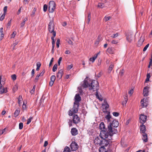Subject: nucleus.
I'll return each mask as SVG.
<instances>
[{
    "label": "nucleus",
    "instance_id": "nucleus-1",
    "mask_svg": "<svg viewBox=\"0 0 152 152\" xmlns=\"http://www.w3.org/2000/svg\"><path fill=\"white\" fill-rule=\"evenodd\" d=\"M105 118L107 122L108 132L113 135L117 133V130L112 127H117L118 126L119 124L118 121L112 118L109 113L106 115Z\"/></svg>",
    "mask_w": 152,
    "mask_h": 152
},
{
    "label": "nucleus",
    "instance_id": "nucleus-2",
    "mask_svg": "<svg viewBox=\"0 0 152 152\" xmlns=\"http://www.w3.org/2000/svg\"><path fill=\"white\" fill-rule=\"evenodd\" d=\"M113 134L111 133H108L105 131H102L100 133L99 136L102 139L100 142V145L101 148H104V146L106 147L108 145L112 142V137Z\"/></svg>",
    "mask_w": 152,
    "mask_h": 152
},
{
    "label": "nucleus",
    "instance_id": "nucleus-3",
    "mask_svg": "<svg viewBox=\"0 0 152 152\" xmlns=\"http://www.w3.org/2000/svg\"><path fill=\"white\" fill-rule=\"evenodd\" d=\"M89 89L93 90V91H96V97L101 101L102 100V98H100L98 94L97 91L99 89L98 83L97 81L94 80L92 81L90 84H89Z\"/></svg>",
    "mask_w": 152,
    "mask_h": 152
},
{
    "label": "nucleus",
    "instance_id": "nucleus-4",
    "mask_svg": "<svg viewBox=\"0 0 152 152\" xmlns=\"http://www.w3.org/2000/svg\"><path fill=\"white\" fill-rule=\"evenodd\" d=\"M88 77H86L83 82L81 83V86L78 87V88L80 90V92L82 91V88H86L89 87V84H90V80H88Z\"/></svg>",
    "mask_w": 152,
    "mask_h": 152
},
{
    "label": "nucleus",
    "instance_id": "nucleus-5",
    "mask_svg": "<svg viewBox=\"0 0 152 152\" xmlns=\"http://www.w3.org/2000/svg\"><path fill=\"white\" fill-rule=\"evenodd\" d=\"M55 25L54 22L53 20L50 21L48 24V30L49 32L52 33V35L54 36H56V32L54 31Z\"/></svg>",
    "mask_w": 152,
    "mask_h": 152
},
{
    "label": "nucleus",
    "instance_id": "nucleus-6",
    "mask_svg": "<svg viewBox=\"0 0 152 152\" xmlns=\"http://www.w3.org/2000/svg\"><path fill=\"white\" fill-rule=\"evenodd\" d=\"M76 105L77 106L75 105V102H74L73 108L69 111V116L72 115L73 113H76L78 111V107L79 106V103H77Z\"/></svg>",
    "mask_w": 152,
    "mask_h": 152
},
{
    "label": "nucleus",
    "instance_id": "nucleus-7",
    "mask_svg": "<svg viewBox=\"0 0 152 152\" xmlns=\"http://www.w3.org/2000/svg\"><path fill=\"white\" fill-rule=\"evenodd\" d=\"M56 8V4L53 1H50L49 3L48 10L50 12L53 13Z\"/></svg>",
    "mask_w": 152,
    "mask_h": 152
},
{
    "label": "nucleus",
    "instance_id": "nucleus-8",
    "mask_svg": "<svg viewBox=\"0 0 152 152\" xmlns=\"http://www.w3.org/2000/svg\"><path fill=\"white\" fill-rule=\"evenodd\" d=\"M70 148L72 151L76 150L78 148V145L75 142H72L70 145Z\"/></svg>",
    "mask_w": 152,
    "mask_h": 152
},
{
    "label": "nucleus",
    "instance_id": "nucleus-9",
    "mask_svg": "<svg viewBox=\"0 0 152 152\" xmlns=\"http://www.w3.org/2000/svg\"><path fill=\"white\" fill-rule=\"evenodd\" d=\"M147 116L143 114H141L140 116L139 120L140 122L142 124H144L146 122Z\"/></svg>",
    "mask_w": 152,
    "mask_h": 152
},
{
    "label": "nucleus",
    "instance_id": "nucleus-10",
    "mask_svg": "<svg viewBox=\"0 0 152 152\" xmlns=\"http://www.w3.org/2000/svg\"><path fill=\"white\" fill-rule=\"evenodd\" d=\"M72 121L73 123L75 124H77L80 121L79 117L76 114H75L73 116Z\"/></svg>",
    "mask_w": 152,
    "mask_h": 152
},
{
    "label": "nucleus",
    "instance_id": "nucleus-11",
    "mask_svg": "<svg viewBox=\"0 0 152 152\" xmlns=\"http://www.w3.org/2000/svg\"><path fill=\"white\" fill-rule=\"evenodd\" d=\"M99 128L101 131L100 132L102 131H105V132H107L108 133H109L108 131L107 127L105 128V125L104 123L101 122L99 125Z\"/></svg>",
    "mask_w": 152,
    "mask_h": 152
},
{
    "label": "nucleus",
    "instance_id": "nucleus-12",
    "mask_svg": "<svg viewBox=\"0 0 152 152\" xmlns=\"http://www.w3.org/2000/svg\"><path fill=\"white\" fill-rule=\"evenodd\" d=\"M63 74V71L62 70V69H60L57 73V77L59 79H61L62 78Z\"/></svg>",
    "mask_w": 152,
    "mask_h": 152
},
{
    "label": "nucleus",
    "instance_id": "nucleus-13",
    "mask_svg": "<svg viewBox=\"0 0 152 152\" xmlns=\"http://www.w3.org/2000/svg\"><path fill=\"white\" fill-rule=\"evenodd\" d=\"M149 87L148 86L145 87L143 90V94L144 96H147L148 95V90Z\"/></svg>",
    "mask_w": 152,
    "mask_h": 152
},
{
    "label": "nucleus",
    "instance_id": "nucleus-14",
    "mask_svg": "<svg viewBox=\"0 0 152 152\" xmlns=\"http://www.w3.org/2000/svg\"><path fill=\"white\" fill-rule=\"evenodd\" d=\"M71 133L72 136H75L78 134V131L75 128H73L71 129Z\"/></svg>",
    "mask_w": 152,
    "mask_h": 152
},
{
    "label": "nucleus",
    "instance_id": "nucleus-15",
    "mask_svg": "<svg viewBox=\"0 0 152 152\" xmlns=\"http://www.w3.org/2000/svg\"><path fill=\"white\" fill-rule=\"evenodd\" d=\"M75 102L77 103H79V102L81 100V97L79 94H76L75 97Z\"/></svg>",
    "mask_w": 152,
    "mask_h": 152
},
{
    "label": "nucleus",
    "instance_id": "nucleus-16",
    "mask_svg": "<svg viewBox=\"0 0 152 152\" xmlns=\"http://www.w3.org/2000/svg\"><path fill=\"white\" fill-rule=\"evenodd\" d=\"M140 130L141 132L145 134V131H146V128L145 126L143 124H142L140 125Z\"/></svg>",
    "mask_w": 152,
    "mask_h": 152
},
{
    "label": "nucleus",
    "instance_id": "nucleus-17",
    "mask_svg": "<svg viewBox=\"0 0 152 152\" xmlns=\"http://www.w3.org/2000/svg\"><path fill=\"white\" fill-rule=\"evenodd\" d=\"M133 39V35L132 34L128 35L126 37V40L129 42H131Z\"/></svg>",
    "mask_w": 152,
    "mask_h": 152
},
{
    "label": "nucleus",
    "instance_id": "nucleus-18",
    "mask_svg": "<svg viewBox=\"0 0 152 152\" xmlns=\"http://www.w3.org/2000/svg\"><path fill=\"white\" fill-rule=\"evenodd\" d=\"M144 40V38L142 37H141L140 40L138 42V46H141Z\"/></svg>",
    "mask_w": 152,
    "mask_h": 152
},
{
    "label": "nucleus",
    "instance_id": "nucleus-19",
    "mask_svg": "<svg viewBox=\"0 0 152 152\" xmlns=\"http://www.w3.org/2000/svg\"><path fill=\"white\" fill-rule=\"evenodd\" d=\"M7 92V90L6 89H5L2 86H1L0 87V94L6 93Z\"/></svg>",
    "mask_w": 152,
    "mask_h": 152
},
{
    "label": "nucleus",
    "instance_id": "nucleus-20",
    "mask_svg": "<svg viewBox=\"0 0 152 152\" xmlns=\"http://www.w3.org/2000/svg\"><path fill=\"white\" fill-rule=\"evenodd\" d=\"M102 37L101 35H99L96 39V42H95V45H98L99 43V41L101 40Z\"/></svg>",
    "mask_w": 152,
    "mask_h": 152
},
{
    "label": "nucleus",
    "instance_id": "nucleus-21",
    "mask_svg": "<svg viewBox=\"0 0 152 152\" xmlns=\"http://www.w3.org/2000/svg\"><path fill=\"white\" fill-rule=\"evenodd\" d=\"M107 51L110 54H113L114 53V48L112 47H109L107 48Z\"/></svg>",
    "mask_w": 152,
    "mask_h": 152
},
{
    "label": "nucleus",
    "instance_id": "nucleus-22",
    "mask_svg": "<svg viewBox=\"0 0 152 152\" xmlns=\"http://www.w3.org/2000/svg\"><path fill=\"white\" fill-rule=\"evenodd\" d=\"M143 137L142 138V140L143 141L145 142H146L148 141V137L147 135L146 134H142Z\"/></svg>",
    "mask_w": 152,
    "mask_h": 152
},
{
    "label": "nucleus",
    "instance_id": "nucleus-23",
    "mask_svg": "<svg viewBox=\"0 0 152 152\" xmlns=\"http://www.w3.org/2000/svg\"><path fill=\"white\" fill-rule=\"evenodd\" d=\"M101 141V140L99 139V138L97 137L95 138L94 140V142L96 144H99L100 145V142Z\"/></svg>",
    "mask_w": 152,
    "mask_h": 152
},
{
    "label": "nucleus",
    "instance_id": "nucleus-24",
    "mask_svg": "<svg viewBox=\"0 0 152 152\" xmlns=\"http://www.w3.org/2000/svg\"><path fill=\"white\" fill-rule=\"evenodd\" d=\"M97 54H95L94 56H93V57L91 58H89V61H91L92 63H93L94 61L96 59V58H97Z\"/></svg>",
    "mask_w": 152,
    "mask_h": 152
},
{
    "label": "nucleus",
    "instance_id": "nucleus-25",
    "mask_svg": "<svg viewBox=\"0 0 152 152\" xmlns=\"http://www.w3.org/2000/svg\"><path fill=\"white\" fill-rule=\"evenodd\" d=\"M144 99H142L141 101V105L142 107H146L147 105V103L144 102Z\"/></svg>",
    "mask_w": 152,
    "mask_h": 152
},
{
    "label": "nucleus",
    "instance_id": "nucleus-26",
    "mask_svg": "<svg viewBox=\"0 0 152 152\" xmlns=\"http://www.w3.org/2000/svg\"><path fill=\"white\" fill-rule=\"evenodd\" d=\"M114 65L113 64H111L110 65V66H109V68H108V72L109 73L111 72L113 68L114 67Z\"/></svg>",
    "mask_w": 152,
    "mask_h": 152
},
{
    "label": "nucleus",
    "instance_id": "nucleus-27",
    "mask_svg": "<svg viewBox=\"0 0 152 152\" xmlns=\"http://www.w3.org/2000/svg\"><path fill=\"white\" fill-rule=\"evenodd\" d=\"M63 152H71V151L69 148L66 146L64 149Z\"/></svg>",
    "mask_w": 152,
    "mask_h": 152
},
{
    "label": "nucleus",
    "instance_id": "nucleus-28",
    "mask_svg": "<svg viewBox=\"0 0 152 152\" xmlns=\"http://www.w3.org/2000/svg\"><path fill=\"white\" fill-rule=\"evenodd\" d=\"M20 112V110H18L17 109L16 110L14 113V114L15 117H16L18 116Z\"/></svg>",
    "mask_w": 152,
    "mask_h": 152
},
{
    "label": "nucleus",
    "instance_id": "nucleus-29",
    "mask_svg": "<svg viewBox=\"0 0 152 152\" xmlns=\"http://www.w3.org/2000/svg\"><path fill=\"white\" fill-rule=\"evenodd\" d=\"M98 7L100 8H103L104 7V6L103 3H99L98 4Z\"/></svg>",
    "mask_w": 152,
    "mask_h": 152
},
{
    "label": "nucleus",
    "instance_id": "nucleus-30",
    "mask_svg": "<svg viewBox=\"0 0 152 152\" xmlns=\"http://www.w3.org/2000/svg\"><path fill=\"white\" fill-rule=\"evenodd\" d=\"M36 88V85H34L33 86L32 89L30 91V92L31 94H34V91H35Z\"/></svg>",
    "mask_w": 152,
    "mask_h": 152
},
{
    "label": "nucleus",
    "instance_id": "nucleus-31",
    "mask_svg": "<svg viewBox=\"0 0 152 152\" xmlns=\"http://www.w3.org/2000/svg\"><path fill=\"white\" fill-rule=\"evenodd\" d=\"M56 79V77L55 75H52L50 78V80L53 82H54Z\"/></svg>",
    "mask_w": 152,
    "mask_h": 152
},
{
    "label": "nucleus",
    "instance_id": "nucleus-32",
    "mask_svg": "<svg viewBox=\"0 0 152 152\" xmlns=\"http://www.w3.org/2000/svg\"><path fill=\"white\" fill-rule=\"evenodd\" d=\"M56 36H54V35H53V37H51V39H52V46H54V45L55 44V41L54 40V38Z\"/></svg>",
    "mask_w": 152,
    "mask_h": 152
},
{
    "label": "nucleus",
    "instance_id": "nucleus-33",
    "mask_svg": "<svg viewBox=\"0 0 152 152\" xmlns=\"http://www.w3.org/2000/svg\"><path fill=\"white\" fill-rule=\"evenodd\" d=\"M57 64H55L53 67V72H55L57 69Z\"/></svg>",
    "mask_w": 152,
    "mask_h": 152
},
{
    "label": "nucleus",
    "instance_id": "nucleus-34",
    "mask_svg": "<svg viewBox=\"0 0 152 152\" xmlns=\"http://www.w3.org/2000/svg\"><path fill=\"white\" fill-rule=\"evenodd\" d=\"M48 5L46 4H45L43 6V10L44 12H45L47 11L48 8Z\"/></svg>",
    "mask_w": 152,
    "mask_h": 152
},
{
    "label": "nucleus",
    "instance_id": "nucleus-35",
    "mask_svg": "<svg viewBox=\"0 0 152 152\" xmlns=\"http://www.w3.org/2000/svg\"><path fill=\"white\" fill-rule=\"evenodd\" d=\"M91 20V13H88V23Z\"/></svg>",
    "mask_w": 152,
    "mask_h": 152
},
{
    "label": "nucleus",
    "instance_id": "nucleus-36",
    "mask_svg": "<svg viewBox=\"0 0 152 152\" xmlns=\"http://www.w3.org/2000/svg\"><path fill=\"white\" fill-rule=\"evenodd\" d=\"M124 72V69H122L121 71H120L119 74L120 76H122Z\"/></svg>",
    "mask_w": 152,
    "mask_h": 152
},
{
    "label": "nucleus",
    "instance_id": "nucleus-37",
    "mask_svg": "<svg viewBox=\"0 0 152 152\" xmlns=\"http://www.w3.org/2000/svg\"><path fill=\"white\" fill-rule=\"evenodd\" d=\"M19 129H21L23 128V123L22 122L20 123L19 124Z\"/></svg>",
    "mask_w": 152,
    "mask_h": 152
},
{
    "label": "nucleus",
    "instance_id": "nucleus-38",
    "mask_svg": "<svg viewBox=\"0 0 152 152\" xmlns=\"http://www.w3.org/2000/svg\"><path fill=\"white\" fill-rule=\"evenodd\" d=\"M32 117L29 118L27 120V124H29L31 122V120L33 119Z\"/></svg>",
    "mask_w": 152,
    "mask_h": 152
},
{
    "label": "nucleus",
    "instance_id": "nucleus-39",
    "mask_svg": "<svg viewBox=\"0 0 152 152\" xmlns=\"http://www.w3.org/2000/svg\"><path fill=\"white\" fill-rule=\"evenodd\" d=\"M149 45V44H147L144 48L143 51L144 52L147 49V48H148Z\"/></svg>",
    "mask_w": 152,
    "mask_h": 152
},
{
    "label": "nucleus",
    "instance_id": "nucleus-40",
    "mask_svg": "<svg viewBox=\"0 0 152 152\" xmlns=\"http://www.w3.org/2000/svg\"><path fill=\"white\" fill-rule=\"evenodd\" d=\"M18 42V41L17 40H15V42L13 44V45H14V47L13 48V49L14 50L15 49V47L17 45Z\"/></svg>",
    "mask_w": 152,
    "mask_h": 152
},
{
    "label": "nucleus",
    "instance_id": "nucleus-41",
    "mask_svg": "<svg viewBox=\"0 0 152 152\" xmlns=\"http://www.w3.org/2000/svg\"><path fill=\"white\" fill-rule=\"evenodd\" d=\"M11 77L13 80H15L16 79V75L15 74L12 75H11Z\"/></svg>",
    "mask_w": 152,
    "mask_h": 152
},
{
    "label": "nucleus",
    "instance_id": "nucleus-42",
    "mask_svg": "<svg viewBox=\"0 0 152 152\" xmlns=\"http://www.w3.org/2000/svg\"><path fill=\"white\" fill-rule=\"evenodd\" d=\"M113 114L114 116H116V117H117V116H118L119 115V113H118V112H113Z\"/></svg>",
    "mask_w": 152,
    "mask_h": 152
},
{
    "label": "nucleus",
    "instance_id": "nucleus-43",
    "mask_svg": "<svg viewBox=\"0 0 152 152\" xmlns=\"http://www.w3.org/2000/svg\"><path fill=\"white\" fill-rule=\"evenodd\" d=\"M60 43V39H58L56 41V46L57 48L59 47V44Z\"/></svg>",
    "mask_w": 152,
    "mask_h": 152
},
{
    "label": "nucleus",
    "instance_id": "nucleus-44",
    "mask_svg": "<svg viewBox=\"0 0 152 152\" xmlns=\"http://www.w3.org/2000/svg\"><path fill=\"white\" fill-rule=\"evenodd\" d=\"M5 14H3L0 17V20H1V21H2L4 19V17H5Z\"/></svg>",
    "mask_w": 152,
    "mask_h": 152
},
{
    "label": "nucleus",
    "instance_id": "nucleus-45",
    "mask_svg": "<svg viewBox=\"0 0 152 152\" xmlns=\"http://www.w3.org/2000/svg\"><path fill=\"white\" fill-rule=\"evenodd\" d=\"M7 6L4 7V9H3L4 14H5V13L7 12Z\"/></svg>",
    "mask_w": 152,
    "mask_h": 152
},
{
    "label": "nucleus",
    "instance_id": "nucleus-46",
    "mask_svg": "<svg viewBox=\"0 0 152 152\" xmlns=\"http://www.w3.org/2000/svg\"><path fill=\"white\" fill-rule=\"evenodd\" d=\"M110 16H108V17H105L104 18V20H105V21H107L108 20H109L110 19Z\"/></svg>",
    "mask_w": 152,
    "mask_h": 152
},
{
    "label": "nucleus",
    "instance_id": "nucleus-47",
    "mask_svg": "<svg viewBox=\"0 0 152 152\" xmlns=\"http://www.w3.org/2000/svg\"><path fill=\"white\" fill-rule=\"evenodd\" d=\"M69 125V126H71L72 125V120L71 119H69V121L68 122Z\"/></svg>",
    "mask_w": 152,
    "mask_h": 152
},
{
    "label": "nucleus",
    "instance_id": "nucleus-48",
    "mask_svg": "<svg viewBox=\"0 0 152 152\" xmlns=\"http://www.w3.org/2000/svg\"><path fill=\"white\" fill-rule=\"evenodd\" d=\"M53 59H54L53 58H52L51 59V60H50V64H49V67H50L51 66V65H52V63H53Z\"/></svg>",
    "mask_w": 152,
    "mask_h": 152
},
{
    "label": "nucleus",
    "instance_id": "nucleus-49",
    "mask_svg": "<svg viewBox=\"0 0 152 152\" xmlns=\"http://www.w3.org/2000/svg\"><path fill=\"white\" fill-rule=\"evenodd\" d=\"M45 69H43L42 71L41 72V73H40L39 74V75L41 76H42L43 75V74L45 73Z\"/></svg>",
    "mask_w": 152,
    "mask_h": 152
},
{
    "label": "nucleus",
    "instance_id": "nucleus-50",
    "mask_svg": "<svg viewBox=\"0 0 152 152\" xmlns=\"http://www.w3.org/2000/svg\"><path fill=\"white\" fill-rule=\"evenodd\" d=\"M62 59V58L61 57H60L59 58L58 61V64L59 66L60 65L61 61Z\"/></svg>",
    "mask_w": 152,
    "mask_h": 152
},
{
    "label": "nucleus",
    "instance_id": "nucleus-51",
    "mask_svg": "<svg viewBox=\"0 0 152 152\" xmlns=\"http://www.w3.org/2000/svg\"><path fill=\"white\" fill-rule=\"evenodd\" d=\"M134 92L133 89H131L130 91L129 92V94L130 95H132Z\"/></svg>",
    "mask_w": 152,
    "mask_h": 152
},
{
    "label": "nucleus",
    "instance_id": "nucleus-52",
    "mask_svg": "<svg viewBox=\"0 0 152 152\" xmlns=\"http://www.w3.org/2000/svg\"><path fill=\"white\" fill-rule=\"evenodd\" d=\"M41 64L40 62H38L37 64V67H38L40 68L41 66Z\"/></svg>",
    "mask_w": 152,
    "mask_h": 152
},
{
    "label": "nucleus",
    "instance_id": "nucleus-53",
    "mask_svg": "<svg viewBox=\"0 0 152 152\" xmlns=\"http://www.w3.org/2000/svg\"><path fill=\"white\" fill-rule=\"evenodd\" d=\"M73 65L71 64L69 65L67 67V69L68 70H70V69H71L73 67Z\"/></svg>",
    "mask_w": 152,
    "mask_h": 152
},
{
    "label": "nucleus",
    "instance_id": "nucleus-54",
    "mask_svg": "<svg viewBox=\"0 0 152 152\" xmlns=\"http://www.w3.org/2000/svg\"><path fill=\"white\" fill-rule=\"evenodd\" d=\"M39 76H40L39 75V74H38L36 76L35 78V80H36V82L37 81V80L39 79Z\"/></svg>",
    "mask_w": 152,
    "mask_h": 152
},
{
    "label": "nucleus",
    "instance_id": "nucleus-55",
    "mask_svg": "<svg viewBox=\"0 0 152 152\" xmlns=\"http://www.w3.org/2000/svg\"><path fill=\"white\" fill-rule=\"evenodd\" d=\"M34 69H33L32 70L31 72V77H33L34 75Z\"/></svg>",
    "mask_w": 152,
    "mask_h": 152
},
{
    "label": "nucleus",
    "instance_id": "nucleus-56",
    "mask_svg": "<svg viewBox=\"0 0 152 152\" xmlns=\"http://www.w3.org/2000/svg\"><path fill=\"white\" fill-rule=\"evenodd\" d=\"M67 42L69 43V44L72 45H73L72 42L70 39H68L67 40Z\"/></svg>",
    "mask_w": 152,
    "mask_h": 152
},
{
    "label": "nucleus",
    "instance_id": "nucleus-57",
    "mask_svg": "<svg viewBox=\"0 0 152 152\" xmlns=\"http://www.w3.org/2000/svg\"><path fill=\"white\" fill-rule=\"evenodd\" d=\"M152 64V60L151 59V60L149 62V65L148 66V68H150V66Z\"/></svg>",
    "mask_w": 152,
    "mask_h": 152
},
{
    "label": "nucleus",
    "instance_id": "nucleus-58",
    "mask_svg": "<svg viewBox=\"0 0 152 152\" xmlns=\"http://www.w3.org/2000/svg\"><path fill=\"white\" fill-rule=\"evenodd\" d=\"M112 43L114 44H117L118 43L117 41L115 40H113L112 41Z\"/></svg>",
    "mask_w": 152,
    "mask_h": 152
},
{
    "label": "nucleus",
    "instance_id": "nucleus-59",
    "mask_svg": "<svg viewBox=\"0 0 152 152\" xmlns=\"http://www.w3.org/2000/svg\"><path fill=\"white\" fill-rule=\"evenodd\" d=\"M48 144V142L47 141H46L45 142L44 144V146L45 147Z\"/></svg>",
    "mask_w": 152,
    "mask_h": 152
},
{
    "label": "nucleus",
    "instance_id": "nucleus-60",
    "mask_svg": "<svg viewBox=\"0 0 152 152\" xmlns=\"http://www.w3.org/2000/svg\"><path fill=\"white\" fill-rule=\"evenodd\" d=\"M118 36V33H116L115 34H113V36H111V37L113 38H115L117 37Z\"/></svg>",
    "mask_w": 152,
    "mask_h": 152
},
{
    "label": "nucleus",
    "instance_id": "nucleus-61",
    "mask_svg": "<svg viewBox=\"0 0 152 152\" xmlns=\"http://www.w3.org/2000/svg\"><path fill=\"white\" fill-rule=\"evenodd\" d=\"M102 75V73L100 72L99 74L97 75V77L98 78L99 77H100Z\"/></svg>",
    "mask_w": 152,
    "mask_h": 152
},
{
    "label": "nucleus",
    "instance_id": "nucleus-62",
    "mask_svg": "<svg viewBox=\"0 0 152 152\" xmlns=\"http://www.w3.org/2000/svg\"><path fill=\"white\" fill-rule=\"evenodd\" d=\"M54 82H53L51 81H50V83H49L50 86H53V85Z\"/></svg>",
    "mask_w": 152,
    "mask_h": 152
},
{
    "label": "nucleus",
    "instance_id": "nucleus-63",
    "mask_svg": "<svg viewBox=\"0 0 152 152\" xmlns=\"http://www.w3.org/2000/svg\"><path fill=\"white\" fill-rule=\"evenodd\" d=\"M109 107V105L107 103H106V104L105 105V109L106 110H107V109H108Z\"/></svg>",
    "mask_w": 152,
    "mask_h": 152
},
{
    "label": "nucleus",
    "instance_id": "nucleus-64",
    "mask_svg": "<svg viewBox=\"0 0 152 152\" xmlns=\"http://www.w3.org/2000/svg\"><path fill=\"white\" fill-rule=\"evenodd\" d=\"M70 53H71V52H70V51L69 50H66L65 52V53L66 54H69Z\"/></svg>",
    "mask_w": 152,
    "mask_h": 152
}]
</instances>
